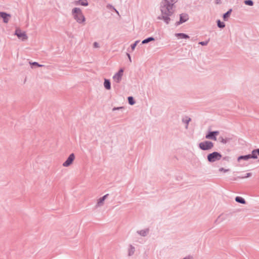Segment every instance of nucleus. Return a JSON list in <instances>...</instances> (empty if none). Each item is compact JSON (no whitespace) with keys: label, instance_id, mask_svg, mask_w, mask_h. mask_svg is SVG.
Instances as JSON below:
<instances>
[{"label":"nucleus","instance_id":"nucleus-8","mask_svg":"<svg viewBox=\"0 0 259 259\" xmlns=\"http://www.w3.org/2000/svg\"><path fill=\"white\" fill-rule=\"evenodd\" d=\"M75 159V155L73 153L71 154L69 157L67 158V160L63 163V166L64 167H68L71 164H72V162Z\"/></svg>","mask_w":259,"mask_h":259},{"label":"nucleus","instance_id":"nucleus-7","mask_svg":"<svg viewBox=\"0 0 259 259\" xmlns=\"http://www.w3.org/2000/svg\"><path fill=\"white\" fill-rule=\"evenodd\" d=\"M108 196H109V194H107L105 195L104 196H103V197H101L98 198L97 200V202L95 205V207L96 208H97L101 207L103 206L104 204L105 200L106 199V198L108 197Z\"/></svg>","mask_w":259,"mask_h":259},{"label":"nucleus","instance_id":"nucleus-32","mask_svg":"<svg viewBox=\"0 0 259 259\" xmlns=\"http://www.w3.org/2000/svg\"><path fill=\"white\" fill-rule=\"evenodd\" d=\"M208 41H201L199 42V44L202 45V46H206L208 44Z\"/></svg>","mask_w":259,"mask_h":259},{"label":"nucleus","instance_id":"nucleus-13","mask_svg":"<svg viewBox=\"0 0 259 259\" xmlns=\"http://www.w3.org/2000/svg\"><path fill=\"white\" fill-rule=\"evenodd\" d=\"M104 86L105 88L108 90L111 89V83L110 80L107 79H104Z\"/></svg>","mask_w":259,"mask_h":259},{"label":"nucleus","instance_id":"nucleus-25","mask_svg":"<svg viewBox=\"0 0 259 259\" xmlns=\"http://www.w3.org/2000/svg\"><path fill=\"white\" fill-rule=\"evenodd\" d=\"M78 3L79 5H82V6H87L88 5V2L87 0H80L78 2Z\"/></svg>","mask_w":259,"mask_h":259},{"label":"nucleus","instance_id":"nucleus-24","mask_svg":"<svg viewBox=\"0 0 259 259\" xmlns=\"http://www.w3.org/2000/svg\"><path fill=\"white\" fill-rule=\"evenodd\" d=\"M71 231H72V233H70V234L68 233L67 235H69V236H70V237L71 238H74L76 236V235L77 234V232L76 230H74V231L73 230H72Z\"/></svg>","mask_w":259,"mask_h":259},{"label":"nucleus","instance_id":"nucleus-10","mask_svg":"<svg viewBox=\"0 0 259 259\" xmlns=\"http://www.w3.org/2000/svg\"><path fill=\"white\" fill-rule=\"evenodd\" d=\"M250 155V158L257 159L259 156V149L253 150Z\"/></svg>","mask_w":259,"mask_h":259},{"label":"nucleus","instance_id":"nucleus-19","mask_svg":"<svg viewBox=\"0 0 259 259\" xmlns=\"http://www.w3.org/2000/svg\"><path fill=\"white\" fill-rule=\"evenodd\" d=\"M235 200H236V202H237L238 203H241V204H245V200H244V199L242 197H239V196H237L235 198Z\"/></svg>","mask_w":259,"mask_h":259},{"label":"nucleus","instance_id":"nucleus-26","mask_svg":"<svg viewBox=\"0 0 259 259\" xmlns=\"http://www.w3.org/2000/svg\"><path fill=\"white\" fill-rule=\"evenodd\" d=\"M128 101L129 104L132 105H134L135 103L134 98L132 97H128Z\"/></svg>","mask_w":259,"mask_h":259},{"label":"nucleus","instance_id":"nucleus-39","mask_svg":"<svg viewBox=\"0 0 259 259\" xmlns=\"http://www.w3.org/2000/svg\"><path fill=\"white\" fill-rule=\"evenodd\" d=\"M251 175V173H247V174H246V176H245L244 177H242V178H247L250 177Z\"/></svg>","mask_w":259,"mask_h":259},{"label":"nucleus","instance_id":"nucleus-20","mask_svg":"<svg viewBox=\"0 0 259 259\" xmlns=\"http://www.w3.org/2000/svg\"><path fill=\"white\" fill-rule=\"evenodd\" d=\"M135 247L133 245H131L130 246V248L128 250V255L131 256V255H133L135 252Z\"/></svg>","mask_w":259,"mask_h":259},{"label":"nucleus","instance_id":"nucleus-38","mask_svg":"<svg viewBox=\"0 0 259 259\" xmlns=\"http://www.w3.org/2000/svg\"><path fill=\"white\" fill-rule=\"evenodd\" d=\"M0 16L3 17V16H9L8 15L5 13L1 12L0 13Z\"/></svg>","mask_w":259,"mask_h":259},{"label":"nucleus","instance_id":"nucleus-4","mask_svg":"<svg viewBox=\"0 0 259 259\" xmlns=\"http://www.w3.org/2000/svg\"><path fill=\"white\" fill-rule=\"evenodd\" d=\"M15 35H17L18 38L22 41H25L28 39V36L25 32L22 31L21 30L17 28L15 32Z\"/></svg>","mask_w":259,"mask_h":259},{"label":"nucleus","instance_id":"nucleus-40","mask_svg":"<svg viewBox=\"0 0 259 259\" xmlns=\"http://www.w3.org/2000/svg\"><path fill=\"white\" fill-rule=\"evenodd\" d=\"M126 55H127V57H128V58L129 59L130 61L131 62H132V59H131V57L130 55L128 53H127Z\"/></svg>","mask_w":259,"mask_h":259},{"label":"nucleus","instance_id":"nucleus-1","mask_svg":"<svg viewBox=\"0 0 259 259\" xmlns=\"http://www.w3.org/2000/svg\"><path fill=\"white\" fill-rule=\"evenodd\" d=\"M168 0H163L162 2L161 11L162 14L168 16L172 13V4L168 3Z\"/></svg>","mask_w":259,"mask_h":259},{"label":"nucleus","instance_id":"nucleus-36","mask_svg":"<svg viewBox=\"0 0 259 259\" xmlns=\"http://www.w3.org/2000/svg\"><path fill=\"white\" fill-rule=\"evenodd\" d=\"M93 46H94V47L96 48H97L99 47V44L98 42H95L93 44Z\"/></svg>","mask_w":259,"mask_h":259},{"label":"nucleus","instance_id":"nucleus-15","mask_svg":"<svg viewBox=\"0 0 259 259\" xmlns=\"http://www.w3.org/2000/svg\"><path fill=\"white\" fill-rule=\"evenodd\" d=\"M219 140L221 143L226 144L227 143L230 141V139L228 138H224L223 137H220L219 138Z\"/></svg>","mask_w":259,"mask_h":259},{"label":"nucleus","instance_id":"nucleus-11","mask_svg":"<svg viewBox=\"0 0 259 259\" xmlns=\"http://www.w3.org/2000/svg\"><path fill=\"white\" fill-rule=\"evenodd\" d=\"M137 232L140 236L145 237L149 234V229L147 228L144 230L138 231Z\"/></svg>","mask_w":259,"mask_h":259},{"label":"nucleus","instance_id":"nucleus-34","mask_svg":"<svg viewBox=\"0 0 259 259\" xmlns=\"http://www.w3.org/2000/svg\"><path fill=\"white\" fill-rule=\"evenodd\" d=\"M3 22L4 23H8L9 21V17H3Z\"/></svg>","mask_w":259,"mask_h":259},{"label":"nucleus","instance_id":"nucleus-3","mask_svg":"<svg viewBox=\"0 0 259 259\" xmlns=\"http://www.w3.org/2000/svg\"><path fill=\"white\" fill-rule=\"evenodd\" d=\"M214 147V144L210 141H204L199 144V147L204 151H208Z\"/></svg>","mask_w":259,"mask_h":259},{"label":"nucleus","instance_id":"nucleus-43","mask_svg":"<svg viewBox=\"0 0 259 259\" xmlns=\"http://www.w3.org/2000/svg\"><path fill=\"white\" fill-rule=\"evenodd\" d=\"M114 11L116 12V14H117V15H119L118 12L117 11H116L115 10H114Z\"/></svg>","mask_w":259,"mask_h":259},{"label":"nucleus","instance_id":"nucleus-23","mask_svg":"<svg viewBox=\"0 0 259 259\" xmlns=\"http://www.w3.org/2000/svg\"><path fill=\"white\" fill-rule=\"evenodd\" d=\"M224 220V218H223L222 217V214H221L220 215L218 218L216 219V220L215 221L214 223L215 224H219L222 221H223V220Z\"/></svg>","mask_w":259,"mask_h":259},{"label":"nucleus","instance_id":"nucleus-17","mask_svg":"<svg viewBox=\"0 0 259 259\" xmlns=\"http://www.w3.org/2000/svg\"><path fill=\"white\" fill-rule=\"evenodd\" d=\"M191 119L190 117H186L185 118H183L182 119L183 122L186 124L185 126L186 129H187L188 127V124L189 122L191 121Z\"/></svg>","mask_w":259,"mask_h":259},{"label":"nucleus","instance_id":"nucleus-29","mask_svg":"<svg viewBox=\"0 0 259 259\" xmlns=\"http://www.w3.org/2000/svg\"><path fill=\"white\" fill-rule=\"evenodd\" d=\"M30 63L32 65H35V66H36L37 67H42V66H44L43 65L39 64L37 62H34Z\"/></svg>","mask_w":259,"mask_h":259},{"label":"nucleus","instance_id":"nucleus-21","mask_svg":"<svg viewBox=\"0 0 259 259\" xmlns=\"http://www.w3.org/2000/svg\"><path fill=\"white\" fill-rule=\"evenodd\" d=\"M154 40H155V39H154V37H148V38L143 40L142 41V43L143 44H147V43H148V42H149L150 41H153Z\"/></svg>","mask_w":259,"mask_h":259},{"label":"nucleus","instance_id":"nucleus-2","mask_svg":"<svg viewBox=\"0 0 259 259\" xmlns=\"http://www.w3.org/2000/svg\"><path fill=\"white\" fill-rule=\"evenodd\" d=\"M222 157V154L218 152H213L207 156V159L210 163H213L219 161Z\"/></svg>","mask_w":259,"mask_h":259},{"label":"nucleus","instance_id":"nucleus-22","mask_svg":"<svg viewBox=\"0 0 259 259\" xmlns=\"http://www.w3.org/2000/svg\"><path fill=\"white\" fill-rule=\"evenodd\" d=\"M160 19H163V21L168 24L170 21H172V19H170V17H158Z\"/></svg>","mask_w":259,"mask_h":259},{"label":"nucleus","instance_id":"nucleus-37","mask_svg":"<svg viewBox=\"0 0 259 259\" xmlns=\"http://www.w3.org/2000/svg\"><path fill=\"white\" fill-rule=\"evenodd\" d=\"M123 107H114L112 109V110L113 111H115L116 110H119V109H122Z\"/></svg>","mask_w":259,"mask_h":259},{"label":"nucleus","instance_id":"nucleus-5","mask_svg":"<svg viewBox=\"0 0 259 259\" xmlns=\"http://www.w3.org/2000/svg\"><path fill=\"white\" fill-rule=\"evenodd\" d=\"M220 132L218 131L209 132L205 136V138L208 140H211L214 141L217 140V136L219 135Z\"/></svg>","mask_w":259,"mask_h":259},{"label":"nucleus","instance_id":"nucleus-35","mask_svg":"<svg viewBox=\"0 0 259 259\" xmlns=\"http://www.w3.org/2000/svg\"><path fill=\"white\" fill-rule=\"evenodd\" d=\"M178 0H168V3L170 4H172V5H174V4H175V3H176L177 2Z\"/></svg>","mask_w":259,"mask_h":259},{"label":"nucleus","instance_id":"nucleus-6","mask_svg":"<svg viewBox=\"0 0 259 259\" xmlns=\"http://www.w3.org/2000/svg\"><path fill=\"white\" fill-rule=\"evenodd\" d=\"M124 70L123 68H121L118 72L115 74L113 76V79L114 81L116 83H119L122 79V77L123 75Z\"/></svg>","mask_w":259,"mask_h":259},{"label":"nucleus","instance_id":"nucleus-16","mask_svg":"<svg viewBox=\"0 0 259 259\" xmlns=\"http://www.w3.org/2000/svg\"><path fill=\"white\" fill-rule=\"evenodd\" d=\"M76 21L80 24L84 25L85 21V17H74Z\"/></svg>","mask_w":259,"mask_h":259},{"label":"nucleus","instance_id":"nucleus-27","mask_svg":"<svg viewBox=\"0 0 259 259\" xmlns=\"http://www.w3.org/2000/svg\"><path fill=\"white\" fill-rule=\"evenodd\" d=\"M140 42V40H137L135 42L134 44H132L131 45V49L132 50V51H134L135 49V47H136V46L137 45V44Z\"/></svg>","mask_w":259,"mask_h":259},{"label":"nucleus","instance_id":"nucleus-41","mask_svg":"<svg viewBox=\"0 0 259 259\" xmlns=\"http://www.w3.org/2000/svg\"><path fill=\"white\" fill-rule=\"evenodd\" d=\"M229 158H230L228 156H226V157L223 158V159L225 160L228 161L229 160Z\"/></svg>","mask_w":259,"mask_h":259},{"label":"nucleus","instance_id":"nucleus-14","mask_svg":"<svg viewBox=\"0 0 259 259\" xmlns=\"http://www.w3.org/2000/svg\"><path fill=\"white\" fill-rule=\"evenodd\" d=\"M217 26L220 28H224L225 27V24L221 19L217 20Z\"/></svg>","mask_w":259,"mask_h":259},{"label":"nucleus","instance_id":"nucleus-18","mask_svg":"<svg viewBox=\"0 0 259 259\" xmlns=\"http://www.w3.org/2000/svg\"><path fill=\"white\" fill-rule=\"evenodd\" d=\"M249 159H250V155L248 154V155L240 156L238 157L237 160L238 161H239L241 160H247Z\"/></svg>","mask_w":259,"mask_h":259},{"label":"nucleus","instance_id":"nucleus-12","mask_svg":"<svg viewBox=\"0 0 259 259\" xmlns=\"http://www.w3.org/2000/svg\"><path fill=\"white\" fill-rule=\"evenodd\" d=\"M175 36L179 38H185V39L189 38V35H188L186 34L183 33H176Z\"/></svg>","mask_w":259,"mask_h":259},{"label":"nucleus","instance_id":"nucleus-30","mask_svg":"<svg viewBox=\"0 0 259 259\" xmlns=\"http://www.w3.org/2000/svg\"><path fill=\"white\" fill-rule=\"evenodd\" d=\"M219 171L220 172H228L229 171V169H225L223 167H221V168H220L219 169Z\"/></svg>","mask_w":259,"mask_h":259},{"label":"nucleus","instance_id":"nucleus-9","mask_svg":"<svg viewBox=\"0 0 259 259\" xmlns=\"http://www.w3.org/2000/svg\"><path fill=\"white\" fill-rule=\"evenodd\" d=\"M179 18V20L176 19H172V22L174 23V25L177 27L181 24L186 22L188 20V17H176Z\"/></svg>","mask_w":259,"mask_h":259},{"label":"nucleus","instance_id":"nucleus-33","mask_svg":"<svg viewBox=\"0 0 259 259\" xmlns=\"http://www.w3.org/2000/svg\"><path fill=\"white\" fill-rule=\"evenodd\" d=\"M229 17H222L221 20L223 21L224 23L229 21Z\"/></svg>","mask_w":259,"mask_h":259},{"label":"nucleus","instance_id":"nucleus-42","mask_svg":"<svg viewBox=\"0 0 259 259\" xmlns=\"http://www.w3.org/2000/svg\"><path fill=\"white\" fill-rule=\"evenodd\" d=\"M231 12V10L230 11H228L226 13H225L223 16H227V15L230 14V12Z\"/></svg>","mask_w":259,"mask_h":259},{"label":"nucleus","instance_id":"nucleus-31","mask_svg":"<svg viewBox=\"0 0 259 259\" xmlns=\"http://www.w3.org/2000/svg\"><path fill=\"white\" fill-rule=\"evenodd\" d=\"M73 11L74 13H76L77 14H79L80 12V9L78 8H75L73 9Z\"/></svg>","mask_w":259,"mask_h":259},{"label":"nucleus","instance_id":"nucleus-28","mask_svg":"<svg viewBox=\"0 0 259 259\" xmlns=\"http://www.w3.org/2000/svg\"><path fill=\"white\" fill-rule=\"evenodd\" d=\"M244 3L249 6H252L253 5V2L251 0H246L244 2Z\"/></svg>","mask_w":259,"mask_h":259}]
</instances>
